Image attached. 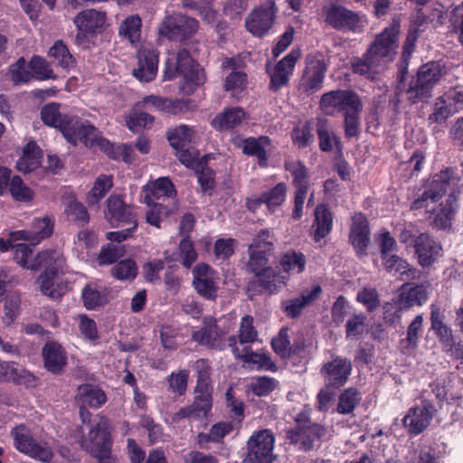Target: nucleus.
Listing matches in <instances>:
<instances>
[{
  "label": "nucleus",
  "instance_id": "13d9d810",
  "mask_svg": "<svg viewBox=\"0 0 463 463\" xmlns=\"http://www.w3.org/2000/svg\"><path fill=\"white\" fill-rule=\"evenodd\" d=\"M458 108H452V104L447 102L446 97L443 95L436 99L433 106V111L429 116L430 123L441 124L458 111Z\"/></svg>",
  "mask_w": 463,
  "mask_h": 463
},
{
  "label": "nucleus",
  "instance_id": "412c9836",
  "mask_svg": "<svg viewBox=\"0 0 463 463\" xmlns=\"http://www.w3.org/2000/svg\"><path fill=\"white\" fill-rule=\"evenodd\" d=\"M54 228V217L45 215L43 218H34L31 230H20L11 232V238L14 241H27L31 244L36 245L43 240L49 238Z\"/></svg>",
  "mask_w": 463,
  "mask_h": 463
},
{
  "label": "nucleus",
  "instance_id": "4be33fe9",
  "mask_svg": "<svg viewBox=\"0 0 463 463\" xmlns=\"http://www.w3.org/2000/svg\"><path fill=\"white\" fill-rule=\"evenodd\" d=\"M300 57V50L292 49L275 65L273 73L270 75L269 90L271 91L277 92L288 84L289 77L293 74L296 63Z\"/></svg>",
  "mask_w": 463,
  "mask_h": 463
},
{
  "label": "nucleus",
  "instance_id": "a18cd8bd",
  "mask_svg": "<svg viewBox=\"0 0 463 463\" xmlns=\"http://www.w3.org/2000/svg\"><path fill=\"white\" fill-rule=\"evenodd\" d=\"M72 115H62L60 111V104L52 102L44 105L41 109V118L44 125L58 128L63 132L65 120L71 118Z\"/></svg>",
  "mask_w": 463,
  "mask_h": 463
},
{
  "label": "nucleus",
  "instance_id": "5fc2aeb1",
  "mask_svg": "<svg viewBox=\"0 0 463 463\" xmlns=\"http://www.w3.org/2000/svg\"><path fill=\"white\" fill-rule=\"evenodd\" d=\"M288 186L284 182L278 183L274 187L264 191L262 196L270 213H275L286 201Z\"/></svg>",
  "mask_w": 463,
  "mask_h": 463
},
{
  "label": "nucleus",
  "instance_id": "f8f14e48",
  "mask_svg": "<svg viewBox=\"0 0 463 463\" xmlns=\"http://www.w3.org/2000/svg\"><path fill=\"white\" fill-rule=\"evenodd\" d=\"M278 12L275 0H266L255 7L246 17V30L255 37L263 38L271 30Z\"/></svg>",
  "mask_w": 463,
  "mask_h": 463
},
{
  "label": "nucleus",
  "instance_id": "338daca9",
  "mask_svg": "<svg viewBox=\"0 0 463 463\" xmlns=\"http://www.w3.org/2000/svg\"><path fill=\"white\" fill-rule=\"evenodd\" d=\"M374 240L380 250L381 260L386 259V256L388 257L392 252L398 250L395 238L386 229H383L375 234Z\"/></svg>",
  "mask_w": 463,
  "mask_h": 463
},
{
  "label": "nucleus",
  "instance_id": "3c124183",
  "mask_svg": "<svg viewBox=\"0 0 463 463\" xmlns=\"http://www.w3.org/2000/svg\"><path fill=\"white\" fill-rule=\"evenodd\" d=\"M167 139L173 148L190 146L194 137V129L186 125H180L167 131Z\"/></svg>",
  "mask_w": 463,
  "mask_h": 463
},
{
  "label": "nucleus",
  "instance_id": "58836bf2",
  "mask_svg": "<svg viewBox=\"0 0 463 463\" xmlns=\"http://www.w3.org/2000/svg\"><path fill=\"white\" fill-rule=\"evenodd\" d=\"M445 316L441 312L440 308L437 306L431 305L430 311V323L431 329L439 338V342L449 348H452L454 345V338L452 335V330L445 324Z\"/></svg>",
  "mask_w": 463,
  "mask_h": 463
},
{
  "label": "nucleus",
  "instance_id": "49530a36",
  "mask_svg": "<svg viewBox=\"0 0 463 463\" xmlns=\"http://www.w3.org/2000/svg\"><path fill=\"white\" fill-rule=\"evenodd\" d=\"M279 264L284 273L299 274L306 269L307 259L303 252L288 250L281 255Z\"/></svg>",
  "mask_w": 463,
  "mask_h": 463
},
{
  "label": "nucleus",
  "instance_id": "f704fd0d",
  "mask_svg": "<svg viewBox=\"0 0 463 463\" xmlns=\"http://www.w3.org/2000/svg\"><path fill=\"white\" fill-rule=\"evenodd\" d=\"M246 118V112L240 107L224 109L212 120V127L218 131L232 129L240 126Z\"/></svg>",
  "mask_w": 463,
  "mask_h": 463
},
{
  "label": "nucleus",
  "instance_id": "c9c22d12",
  "mask_svg": "<svg viewBox=\"0 0 463 463\" xmlns=\"http://www.w3.org/2000/svg\"><path fill=\"white\" fill-rule=\"evenodd\" d=\"M271 145V139L268 136L260 137H248L243 141L242 153L250 156H256L260 167L266 168L269 165V156L265 146Z\"/></svg>",
  "mask_w": 463,
  "mask_h": 463
},
{
  "label": "nucleus",
  "instance_id": "052dcab7",
  "mask_svg": "<svg viewBox=\"0 0 463 463\" xmlns=\"http://www.w3.org/2000/svg\"><path fill=\"white\" fill-rule=\"evenodd\" d=\"M363 104L358 109H352L344 114V132L346 138L358 137L360 136L361 113Z\"/></svg>",
  "mask_w": 463,
  "mask_h": 463
},
{
  "label": "nucleus",
  "instance_id": "5701e85b",
  "mask_svg": "<svg viewBox=\"0 0 463 463\" xmlns=\"http://www.w3.org/2000/svg\"><path fill=\"white\" fill-rule=\"evenodd\" d=\"M193 286L196 292L205 299L217 298L218 287L214 280L213 270L206 263H199L193 269Z\"/></svg>",
  "mask_w": 463,
  "mask_h": 463
},
{
  "label": "nucleus",
  "instance_id": "bb28decb",
  "mask_svg": "<svg viewBox=\"0 0 463 463\" xmlns=\"http://www.w3.org/2000/svg\"><path fill=\"white\" fill-rule=\"evenodd\" d=\"M44 367L48 372L59 374L67 364L65 349L57 342L48 341L42 350Z\"/></svg>",
  "mask_w": 463,
  "mask_h": 463
},
{
  "label": "nucleus",
  "instance_id": "6ab92c4d",
  "mask_svg": "<svg viewBox=\"0 0 463 463\" xmlns=\"http://www.w3.org/2000/svg\"><path fill=\"white\" fill-rule=\"evenodd\" d=\"M370 241L369 222L364 213H355L352 218L349 242L354 247L358 258L367 256Z\"/></svg>",
  "mask_w": 463,
  "mask_h": 463
},
{
  "label": "nucleus",
  "instance_id": "0e129e2a",
  "mask_svg": "<svg viewBox=\"0 0 463 463\" xmlns=\"http://www.w3.org/2000/svg\"><path fill=\"white\" fill-rule=\"evenodd\" d=\"M422 315H417L409 325L406 338L402 340V344L407 349H415L419 345V339L422 333Z\"/></svg>",
  "mask_w": 463,
  "mask_h": 463
},
{
  "label": "nucleus",
  "instance_id": "7c9ffc66",
  "mask_svg": "<svg viewBox=\"0 0 463 463\" xmlns=\"http://www.w3.org/2000/svg\"><path fill=\"white\" fill-rule=\"evenodd\" d=\"M145 203L150 206L161 197L173 198L176 195V190L169 177H159L156 181L148 182L143 187Z\"/></svg>",
  "mask_w": 463,
  "mask_h": 463
},
{
  "label": "nucleus",
  "instance_id": "7ed1b4c3",
  "mask_svg": "<svg viewBox=\"0 0 463 463\" xmlns=\"http://www.w3.org/2000/svg\"><path fill=\"white\" fill-rule=\"evenodd\" d=\"M14 261L28 269L36 270L44 268L39 277L40 288L43 295L52 299H60L65 294V288L61 284H57L61 262L60 253L53 250H46L39 252L33 259V250L25 243H16L13 247Z\"/></svg>",
  "mask_w": 463,
  "mask_h": 463
},
{
  "label": "nucleus",
  "instance_id": "b1692460",
  "mask_svg": "<svg viewBox=\"0 0 463 463\" xmlns=\"http://www.w3.org/2000/svg\"><path fill=\"white\" fill-rule=\"evenodd\" d=\"M428 285L406 282L402 285L397 298L401 310H408L415 306L420 307L428 299Z\"/></svg>",
  "mask_w": 463,
  "mask_h": 463
},
{
  "label": "nucleus",
  "instance_id": "a19ab883",
  "mask_svg": "<svg viewBox=\"0 0 463 463\" xmlns=\"http://www.w3.org/2000/svg\"><path fill=\"white\" fill-rule=\"evenodd\" d=\"M95 146L104 152L110 159L122 160L128 164L132 162L133 148L130 145H116L107 138L99 137Z\"/></svg>",
  "mask_w": 463,
  "mask_h": 463
},
{
  "label": "nucleus",
  "instance_id": "ddd939ff",
  "mask_svg": "<svg viewBox=\"0 0 463 463\" xmlns=\"http://www.w3.org/2000/svg\"><path fill=\"white\" fill-rule=\"evenodd\" d=\"M327 70L328 65L322 52L308 54L306 57V67L300 80L302 91L310 96L321 90Z\"/></svg>",
  "mask_w": 463,
  "mask_h": 463
},
{
  "label": "nucleus",
  "instance_id": "864d4df0",
  "mask_svg": "<svg viewBox=\"0 0 463 463\" xmlns=\"http://www.w3.org/2000/svg\"><path fill=\"white\" fill-rule=\"evenodd\" d=\"M313 121L307 120L302 126H296L290 132L292 143L299 149L309 146L315 140Z\"/></svg>",
  "mask_w": 463,
  "mask_h": 463
},
{
  "label": "nucleus",
  "instance_id": "f3484780",
  "mask_svg": "<svg viewBox=\"0 0 463 463\" xmlns=\"http://www.w3.org/2000/svg\"><path fill=\"white\" fill-rule=\"evenodd\" d=\"M62 135L68 143L76 146L79 142L87 147L95 146L98 140L97 128L88 120H82L78 116H71L65 120Z\"/></svg>",
  "mask_w": 463,
  "mask_h": 463
},
{
  "label": "nucleus",
  "instance_id": "69168bd1",
  "mask_svg": "<svg viewBox=\"0 0 463 463\" xmlns=\"http://www.w3.org/2000/svg\"><path fill=\"white\" fill-rule=\"evenodd\" d=\"M111 274L118 280L134 279L137 275V263L132 259L122 260L111 269Z\"/></svg>",
  "mask_w": 463,
  "mask_h": 463
},
{
  "label": "nucleus",
  "instance_id": "a878e982",
  "mask_svg": "<svg viewBox=\"0 0 463 463\" xmlns=\"http://www.w3.org/2000/svg\"><path fill=\"white\" fill-rule=\"evenodd\" d=\"M418 262L422 267L431 266L439 257L442 248L429 234L420 233L414 241Z\"/></svg>",
  "mask_w": 463,
  "mask_h": 463
},
{
  "label": "nucleus",
  "instance_id": "f03ea898",
  "mask_svg": "<svg viewBox=\"0 0 463 463\" xmlns=\"http://www.w3.org/2000/svg\"><path fill=\"white\" fill-rule=\"evenodd\" d=\"M400 24H392L377 34L362 57H353L350 66L353 73L374 80L397 54Z\"/></svg>",
  "mask_w": 463,
  "mask_h": 463
},
{
  "label": "nucleus",
  "instance_id": "2eb2a0df",
  "mask_svg": "<svg viewBox=\"0 0 463 463\" xmlns=\"http://www.w3.org/2000/svg\"><path fill=\"white\" fill-rule=\"evenodd\" d=\"M352 370L350 359L334 355L332 360L321 364L319 373L326 387L340 390L348 382Z\"/></svg>",
  "mask_w": 463,
  "mask_h": 463
},
{
  "label": "nucleus",
  "instance_id": "aec40b11",
  "mask_svg": "<svg viewBox=\"0 0 463 463\" xmlns=\"http://www.w3.org/2000/svg\"><path fill=\"white\" fill-rule=\"evenodd\" d=\"M435 412L434 405L426 402L420 407L410 408L402 419V424L411 436H417L428 428Z\"/></svg>",
  "mask_w": 463,
  "mask_h": 463
},
{
  "label": "nucleus",
  "instance_id": "39448f33",
  "mask_svg": "<svg viewBox=\"0 0 463 463\" xmlns=\"http://www.w3.org/2000/svg\"><path fill=\"white\" fill-rule=\"evenodd\" d=\"M177 77H181L178 87L180 93L187 96L194 94L205 81L203 69L184 48L165 63L164 80H172Z\"/></svg>",
  "mask_w": 463,
  "mask_h": 463
},
{
  "label": "nucleus",
  "instance_id": "393cba45",
  "mask_svg": "<svg viewBox=\"0 0 463 463\" xmlns=\"http://www.w3.org/2000/svg\"><path fill=\"white\" fill-rule=\"evenodd\" d=\"M158 51L156 49H140L137 52V67L134 69L133 75L140 81L153 80L158 70Z\"/></svg>",
  "mask_w": 463,
  "mask_h": 463
},
{
  "label": "nucleus",
  "instance_id": "603ef678",
  "mask_svg": "<svg viewBox=\"0 0 463 463\" xmlns=\"http://www.w3.org/2000/svg\"><path fill=\"white\" fill-rule=\"evenodd\" d=\"M112 187L113 176L111 175H99L87 194L88 203L92 205L99 203Z\"/></svg>",
  "mask_w": 463,
  "mask_h": 463
},
{
  "label": "nucleus",
  "instance_id": "473e14b6",
  "mask_svg": "<svg viewBox=\"0 0 463 463\" xmlns=\"http://www.w3.org/2000/svg\"><path fill=\"white\" fill-rule=\"evenodd\" d=\"M43 152L33 140L29 141L23 149L22 156L16 162V168L24 174L38 169L43 161Z\"/></svg>",
  "mask_w": 463,
  "mask_h": 463
},
{
  "label": "nucleus",
  "instance_id": "6e6552de",
  "mask_svg": "<svg viewBox=\"0 0 463 463\" xmlns=\"http://www.w3.org/2000/svg\"><path fill=\"white\" fill-rule=\"evenodd\" d=\"M442 67L437 61L421 65L416 76L410 80L406 90L407 99L411 104L426 101L431 96L434 86L439 81Z\"/></svg>",
  "mask_w": 463,
  "mask_h": 463
},
{
  "label": "nucleus",
  "instance_id": "0eeeda50",
  "mask_svg": "<svg viewBox=\"0 0 463 463\" xmlns=\"http://www.w3.org/2000/svg\"><path fill=\"white\" fill-rule=\"evenodd\" d=\"M10 436L14 447L19 452L43 463H50L52 460L54 452L50 442L45 439L34 437L27 425H16L11 430Z\"/></svg>",
  "mask_w": 463,
  "mask_h": 463
},
{
  "label": "nucleus",
  "instance_id": "09e8293b",
  "mask_svg": "<svg viewBox=\"0 0 463 463\" xmlns=\"http://www.w3.org/2000/svg\"><path fill=\"white\" fill-rule=\"evenodd\" d=\"M284 166L292 175L295 189H309L308 171L301 160L286 161Z\"/></svg>",
  "mask_w": 463,
  "mask_h": 463
},
{
  "label": "nucleus",
  "instance_id": "423d86ee",
  "mask_svg": "<svg viewBox=\"0 0 463 463\" xmlns=\"http://www.w3.org/2000/svg\"><path fill=\"white\" fill-rule=\"evenodd\" d=\"M463 186V165L447 166L435 174L421 195L416 198L411 208L419 210L426 208L428 202H438L439 199L450 190L449 194L459 192V188Z\"/></svg>",
  "mask_w": 463,
  "mask_h": 463
},
{
  "label": "nucleus",
  "instance_id": "8fccbe9b",
  "mask_svg": "<svg viewBox=\"0 0 463 463\" xmlns=\"http://www.w3.org/2000/svg\"><path fill=\"white\" fill-rule=\"evenodd\" d=\"M141 18L137 14L129 15L120 24L118 33L132 44L137 43L141 39Z\"/></svg>",
  "mask_w": 463,
  "mask_h": 463
},
{
  "label": "nucleus",
  "instance_id": "c756f323",
  "mask_svg": "<svg viewBox=\"0 0 463 463\" xmlns=\"http://www.w3.org/2000/svg\"><path fill=\"white\" fill-rule=\"evenodd\" d=\"M222 68H231L232 71L226 76L223 81V90L229 92L232 97L238 99L239 96L246 90L248 83V76L242 71H236L235 61L232 58H226L222 61Z\"/></svg>",
  "mask_w": 463,
  "mask_h": 463
},
{
  "label": "nucleus",
  "instance_id": "9d476101",
  "mask_svg": "<svg viewBox=\"0 0 463 463\" xmlns=\"http://www.w3.org/2000/svg\"><path fill=\"white\" fill-rule=\"evenodd\" d=\"M199 29V22L180 13L166 15L158 28L160 36L184 43L192 38Z\"/></svg>",
  "mask_w": 463,
  "mask_h": 463
},
{
  "label": "nucleus",
  "instance_id": "4468645a",
  "mask_svg": "<svg viewBox=\"0 0 463 463\" xmlns=\"http://www.w3.org/2000/svg\"><path fill=\"white\" fill-rule=\"evenodd\" d=\"M362 104L354 90L340 89L324 93L319 101L320 109L326 115H334L335 112L344 115L352 109H358Z\"/></svg>",
  "mask_w": 463,
  "mask_h": 463
},
{
  "label": "nucleus",
  "instance_id": "680f3d73",
  "mask_svg": "<svg viewBox=\"0 0 463 463\" xmlns=\"http://www.w3.org/2000/svg\"><path fill=\"white\" fill-rule=\"evenodd\" d=\"M49 56L56 60L62 68H69L75 62V59L70 52L68 46L61 40L54 42L49 51Z\"/></svg>",
  "mask_w": 463,
  "mask_h": 463
},
{
  "label": "nucleus",
  "instance_id": "6e6d98bb",
  "mask_svg": "<svg viewBox=\"0 0 463 463\" xmlns=\"http://www.w3.org/2000/svg\"><path fill=\"white\" fill-rule=\"evenodd\" d=\"M361 401V393L356 388L351 387L344 390L338 397L336 411L340 414L353 413Z\"/></svg>",
  "mask_w": 463,
  "mask_h": 463
},
{
  "label": "nucleus",
  "instance_id": "ea45409f",
  "mask_svg": "<svg viewBox=\"0 0 463 463\" xmlns=\"http://www.w3.org/2000/svg\"><path fill=\"white\" fill-rule=\"evenodd\" d=\"M316 131L318 138V146L322 152H331L334 146H335L338 150L342 149L340 138L330 130L328 120L326 118H317Z\"/></svg>",
  "mask_w": 463,
  "mask_h": 463
},
{
  "label": "nucleus",
  "instance_id": "bf43d9fd",
  "mask_svg": "<svg viewBox=\"0 0 463 463\" xmlns=\"http://www.w3.org/2000/svg\"><path fill=\"white\" fill-rule=\"evenodd\" d=\"M9 193L14 200L21 203H29L34 197V192L27 186L21 176L14 175L9 183Z\"/></svg>",
  "mask_w": 463,
  "mask_h": 463
},
{
  "label": "nucleus",
  "instance_id": "1a4fd4ad",
  "mask_svg": "<svg viewBox=\"0 0 463 463\" xmlns=\"http://www.w3.org/2000/svg\"><path fill=\"white\" fill-rule=\"evenodd\" d=\"M275 436L269 429L254 431L249 438L244 463H273L277 456L274 454Z\"/></svg>",
  "mask_w": 463,
  "mask_h": 463
},
{
  "label": "nucleus",
  "instance_id": "4c0bfd02",
  "mask_svg": "<svg viewBox=\"0 0 463 463\" xmlns=\"http://www.w3.org/2000/svg\"><path fill=\"white\" fill-rule=\"evenodd\" d=\"M105 21L106 14L95 9L84 10L74 18V24L78 29L88 33H94L97 30L101 29Z\"/></svg>",
  "mask_w": 463,
  "mask_h": 463
},
{
  "label": "nucleus",
  "instance_id": "e2e57ef3",
  "mask_svg": "<svg viewBox=\"0 0 463 463\" xmlns=\"http://www.w3.org/2000/svg\"><path fill=\"white\" fill-rule=\"evenodd\" d=\"M273 351L283 360L290 358L291 343L288 335V328H280L278 335L271 341Z\"/></svg>",
  "mask_w": 463,
  "mask_h": 463
},
{
  "label": "nucleus",
  "instance_id": "774afa93",
  "mask_svg": "<svg viewBox=\"0 0 463 463\" xmlns=\"http://www.w3.org/2000/svg\"><path fill=\"white\" fill-rule=\"evenodd\" d=\"M366 316L364 313L353 314L345 324L346 338L359 339L365 331Z\"/></svg>",
  "mask_w": 463,
  "mask_h": 463
},
{
  "label": "nucleus",
  "instance_id": "20e7f679",
  "mask_svg": "<svg viewBox=\"0 0 463 463\" xmlns=\"http://www.w3.org/2000/svg\"><path fill=\"white\" fill-rule=\"evenodd\" d=\"M313 410L304 406L293 418L295 426L286 430L285 438L299 451L309 452L319 448L328 433L325 424L312 420Z\"/></svg>",
  "mask_w": 463,
  "mask_h": 463
},
{
  "label": "nucleus",
  "instance_id": "79ce46f5",
  "mask_svg": "<svg viewBox=\"0 0 463 463\" xmlns=\"http://www.w3.org/2000/svg\"><path fill=\"white\" fill-rule=\"evenodd\" d=\"M457 209V197L454 194H449L446 202L439 204V210L433 213L432 225L438 230L450 227Z\"/></svg>",
  "mask_w": 463,
  "mask_h": 463
},
{
  "label": "nucleus",
  "instance_id": "9b49d317",
  "mask_svg": "<svg viewBox=\"0 0 463 463\" xmlns=\"http://www.w3.org/2000/svg\"><path fill=\"white\" fill-rule=\"evenodd\" d=\"M111 428L109 420L97 415L88 436L81 441V446L90 456L102 452H110L112 449Z\"/></svg>",
  "mask_w": 463,
  "mask_h": 463
},
{
  "label": "nucleus",
  "instance_id": "c85d7f7f",
  "mask_svg": "<svg viewBox=\"0 0 463 463\" xmlns=\"http://www.w3.org/2000/svg\"><path fill=\"white\" fill-rule=\"evenodd\" d=\"M107 216L110 222H137L136 214L130 205L118 194H111L107 200Z\"/></svg>",
  "mask_w": 463,
  "mask_h": 463
},
{
  "label": "nucleus",
  "instance_id": "37998d69",
  "mask_svg": "<svg viewBox=\"0 0 463 463\" xmlns=\"http://www.w3.org/2000/svg\"><path fill=\"white\" fill-rule=\"evenodd\" d=\"M213 406L204 402H200L194 396L193 402L185 407H182L178 411L171 416L172 423H179L182 420L188 418L201 419L206 418L211 412Z\"/></svg>",
  "mask_w": 463,
  "mask_h": 463
},
{
  "label": "nucleus",
  "instance_id": "cd10ccee",
  "mask_svg": "<svg viewBox=\"0 0 463 463\" xmlns=\"http://www.w3.org/2000/svg\"><path fill=\"white\" fill-rule=\"evenodd\" d=\"M314 217L312 238L315 242H319L332 232L334 214L326 204L318 203Z\"/></svg>",
  "mask_w": 463,
  "mask_h": 463
},
{
  "label": "nucleus",
  "instance_id": "a211bd4d",
  "mask_svg": "<svg viewBox=\"0 0 463 463\" xmlns=\"http://www.w3.org/2000/svg\"><path fill=\"white\" fill-rule=\"evenodd\" d=\"M192 368L196 379L194 390V396L200 402H204L213 406V384L211 362L206 358H200L193 363Z\"/></svg>",
  "mask_w": 463,
  "mask_h": 463
},
{
  "label": "nucleus",
  "instance_id": "72a5a7b5",
  "mask_svg": "<svg viewBox=\"0 0 463 463\" xmlns=\"http://www.w3.org/2000/svg\"><path fill=\"white\" fill-rule=\"evenodd\" d=\"M382 262L386 272L392 276L399 275L402 279H414L420 275V271L416 268L411 267L406 260L397 254L386 256Z\"/></svg>",
  "mask_w": 463,
  "mask_h": 463
},
{
  "label": "nucleus",
  "instance_id": "4d7b16f0",
  "mask_svg": "<svg viewBox=\"0 0 463 463\" xmlns=\"http://www.w3.org/2000/svg\"><path fill=\"white\" fill-rule=\"evenodd\" d=\"M31 72L38 80H56L57 75L54 74L51 64L43 57L33 55L28 64Z\"/></svg>",
  "mask_w": 463,
  "mask_h": 463
},
{
  "label": "nucleus",
  "instance_id": "e433bc0d",
  "mask_svg": "<svg viewBox=\"0 0 463 463\" xmlns=\"http://www.w3.org/2000/svg\"><path fill=\"white\" fill-rule=\"evenodd\" d=\"M321 291V287L316 285L311 290L304 291L299 298L285 301L282 305L284 313L290 318L298 317L303 308L316 300Z\"/></svg>",
  "mask_w": 463,
  "mask_h": 463
},
{
  "label": "nucleus",
  "instance_id": "de8ad7c7",
  "mask_svg": "<svg viewBox=\"0 0 463 463\" xmlns=\"http://www.w3.org/2000/svg\"><path fill=\"white\" fill-rule=\"evenodd\" d=\"M244 354L241 356L243 362L256 365L257 370L277 372L278 366L271 360L268 352H253L250 347L243 348Z\"/></svg>",
  "mask_w": 463,
  "mask_h": 463
},
{
  "label": "nucleus",
  "instance_id": "2f4dec72",
  "mask_svg": "<svg viewBox=\"0 0 463 463\" xmlns=\"http://www.w3.org/2000/svg\"><path fill=\"white\" fill-rule=\"evenodd\" d=\"M222 335V331L214 317L209 316L203 320V326L192 333V340L202 345L213 348Z\"/></svg>",
  "mask_w": 463,
  "mask_h": 463
},
{
  "label": "nucleus",
  "instance_id": "c03bdc74",
  "mask_svg": "<svg viewBox=\"0 0 463 463\" xmlns=\"http://www.w3.org/2000/svg\"><path fill=\"white\" fill-rule=\"evenodd\" d=\"M78 400L83 405L98 409L107 402V396L99 388L90 384H82L78 389Z\"/></svg>",
  "mask_w": 463,
  "mask_h": 463
},
{
  "label": "nucleus",
  "instance_id": "dca6fc26",
  "mask_svg": "<svg viewBox=\"0 0 463 463\" xmlns=\"http://www.w3.org/2000/svg\"><path fill=\"white\" fill-rule=\"evenodd\" d=\"M324 15L326 24L337 31L355 33L363 27L359 14L336 3H332L326 7Z\"/></svg>",
  "mask_w": 463,
  "mask_h": 463
},
{
  "label": "nucleus",
  "instance_id": "f257e3e1",
  "mask_svg": "<svg viewBox=\"0 0 463 463\" xmlns=\"http://www.w3.org/2000/svg\"><path fill=\"white\" fill-rule=\"evenodd\" d=\"M269 232L262 231L249 247V260L246 271L255 276L247 284V293L258 296L263 293H277L286 286L288 276L283 274L269 263V258L274 250L273 242L269 241Z\"/></svg>",
  "mask_w": 463,
  "mask_h": 463
}]
</instances>
